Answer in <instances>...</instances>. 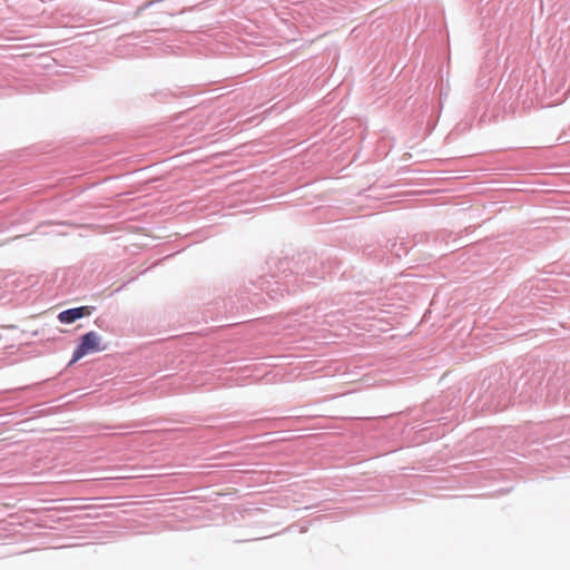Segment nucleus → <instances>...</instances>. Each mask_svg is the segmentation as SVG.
I'll list each match as a JSON object with an SVG mask.
<instances>
[{"label": "nucleus", "mask_w": 570, "mask_h": 570, "mask_svg": "<svg viewBox=\"0 0 570 570\" xmlns=\"http://www.w3.org/2000/svg\"><path fill=\"white\" fill-rule=\"evenodd\" d=\"M101 336L96 332H88L81 336L78 347L75 350L71 364L82 358L85 355L105 350L100 346Z\"/></svg>", "instance_id": "nucleus-1"}, {"label": "nucleus", "mask_w": 570, "mask_h": 570, "mask_svg": "<svg viewBox=\"0 0 570 570\" xmlns=\"http://www.w3.org/2000/svg\"><path fill=\"white\" fill-rule=\"evenodd\" d=\"M86 311H87V307L70 308V309L59 313L58 320L61 323L70 324V323H73L76 320L83 317L86 315Z\"/></svg>", "instance_id": "nucleus-2"}]
</instances>
